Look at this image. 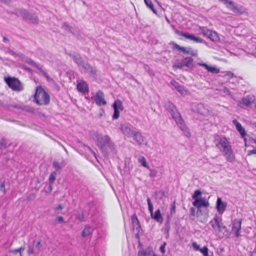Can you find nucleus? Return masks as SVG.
<instances>
[{"label": "nucleus", "mask_w": 256, "mask_h": 256, "mask_svg": "<svg viewBox=\"0 0 256 256\" xmlns=\"http://www.w3.org/2000/svg\"><path fill=\"white\" fill-rule=\"evenodd\" d=\"M216 146L222 152L226 159L230 162H234L236 158L232 146L228 139L224 136H216L214 139Z\"/></svg>", "instance_id": "obj_1"}, {"label": "nucleus", "mask_w": 256, "mask_h": 256, "mask_svg": "<svg viewBox=\"0 0 256 256\" xmlns=\"http://www.w3.org/2000/svg\"><path fill=\"white\" fill-rule=\"evenodd\" d=\"M96 138V144L102 150L104 157L108 156L107 152L104 150L105 146L108 148L112 152H116L115 145L108 136L97 134Z\"/></svg>", "instance_id": "obj_2"}, {"label": "nucleus", "mask_w": 256, "mask_h": 256, "mask_svg": "<svg viewBox=\"0 0 256 256\" xmlns=\"http://www.w3.org/2000/svg\"><path fill=\"white\" fill-rule=\"evenodd\" d=\"M34 101L40 106L48 105L50 103V97L44 88L39 86L36 90Z\"/></svg>", "instance_id": "obj_3"}, {"label": "nucleus", "mask_w": 256, "mask_h": 256, "mask_svg": "<svg viewBox=\"0 0 256 256\" xmlns=\"http://www.w3.org/2000/svg\"><path fill=\"white\" fill-rule=\"evenodd\" d=\"M202 192L200 190H196L192 195V198L194 200L192 202V205L198 208H207L209 206L210 204L206 198L202 197Z\"/></svg>", "instance_id": "obj_4"}, {"label": "nucleus", "mask_w": 256, "mask_h": 256, "mask_svg": "<svg viewBox=\"0 0 256 256\" xmlns=\"http://www.w3.org/2000/svg\"><path fill=\"white\" fill-rule=\"evenodd\" d=\"M14 14L18 16H20L26 21L34 24L38 23V16L34 14H30L28 10L24 9H16L14 10Z\"/></svg>", "instance_id": "obj_5"}, {"label": "nucleus", "mask_w": 256, "mask_h": 256, "mask_svg": "<svg viewBox=\"0 0 256 256\" xmlns=\"http://www.w3.org/2000/svg\"><path fill=\"white\" fill-rule=\"evenodd\" d=\"M169 112L171 114L172 118L176 122V124L178 126L180 130L183 132H186L187 128L177 109H173Z\"/></svg>", "instance_id": "obj_6"}, {"label": "nucleus", "mask_w": 256, "mask_h": 256, "mask_svg": "<svg viewBox=\"0 0 256 256\" xmlns=\"http://www.w3.org/2000/svg\"><path fill=\"white\" fill-rule=\"evenodd\" d=\"M4 81L8 86L14 90L20 92L23 90V87L20 81L16 78H5Z\"/></svg>", "instance_id": "obj_7"}, {"label": "nucleus", "mask_w": 256, "mask_h": 256, "mask_svg": "<svg viewBox=\"0 0 256 256\" xmlns=\"http://www.w3.org/2000/svg\"><path fill=\"white\" fill-rule=\"evenodd\" d=\"M147 202L148 206V210L150 213L151 218L154 219L157 222L162 224L163 222V218L160 213V211L159 209L155 211L154 213L153 212V205L151 202L150 198H147Z\"/></svg>", "instance_id": "obj_8"}, {"label": "nucleus", "mask_w": 256, "mask_h": 256, "mask_svg": "<svg viewBox=\"0 0 256 256\" xmlns=\"http://www.w3.org/2000/svg\"><path fill=\"white\" fill-rule=\"evenodd\" d=\"M175 33L179 36H182L186 38L194 41L196 43H204L206 44V42L200 37L195 36L194 34H190L188 32H184L178 30H175Z\"/></svg>", "instance_id": "obj_9"}, {"label": "nucleus", "mask_w": 256, "mask_h": 256, "mask_svg": "<svg viewBox=\"0 0 256 256\" xmlns=\"http://www.w3.org/2000/svg\"><path fill=\"white\" fill-rule=\"evenodd\" d=\"M19 56L20 58L22 60L28 64L35 67L46 78H48V74L42 70V67L40 66L38 64L32 60L28 57L25 56L24 54H19Z\"/></svg>", "instance_id": "obj_10"}, {"label": "nucleus", "mask_w": 256, "mask_h": 256, "mask_svg": "<svg viewBox=\"0 0 256 256\" xmlns=\"http://www.w3.org/2000/svg\"><path fill=\"white\" fill-rule=\"evenodd\" d=\"M192 62L193 59L192 58H186L181 62H176L174 64V67L178 68H182L184 66L190 68H192L193 66Z\"/></svg>", "instance_id": "obj_11"}, {"label": "nucleus", "mask_w": 256, "mask_h": 256, "mask_svg": "<svg viewBox=\"0 0 256 256\" xmlns=\"http://www.w3.org/2000/svg\"><path fill=\"white\" fill-rule=\"evenodd\" d=\"M120 130L122 133L128 138H130L136 130V128L129 124H121Z\"/></svg>", "instance_id": "obj_12"}, {"label": "nucleus", "mask_w": 256, "mask_h": 256, "mask_svg": "<svg viewBox=\"0 0 256 256\" xmlns=\"http://www.w3.org/2000/svg\"><path fill=\"white\" fill-rule=\"evenodd\" d=\"M242 220L238 219H235L232 222V232L235 234L237 238L240 236Z\"/></svg>", "instance_id": "obj_13"}, {"label": "nucleus", "mask_w": 256, "mask_h": 256, "mask_svg": "<svg viewBox=\"0 0 256 256\" xmlns=\"http://www.w3.org/2000/svg\"><path fill=\"white\" fill-rule=\"evenodd\" d=\"M81 68L84 70V72L88 74L90 76L93 77L96 76L97 70L96 68L92 66L88 62H86Z\"/></svg>", "instance_id": "obj_14"}, {"label": "nucleus", "mask_w": 256, "mask_h": 256, "mask_svg": "<svg viewBox=\"0 0 256 256\" xmlns=\"http://www.w3.org/2000/svg\"><path fill=\"white\" fill-rule=\"evenodd\" d=\"M92 98H94L96 104L99 106H104L106 104V102L104 100V94L102 90H98Z\"/></svg>", "instance_id": "obj_15"}, {"label": "nucleus", "mask_w": 256, "mask_h": 256, "mask_svg": "<svg viewBox=\"0 0 256 256\" xmlns=\"http://www.w3.org/2000/svg\"><path fill=\"white\" fill-rule=\"evenodd\" d=\"M208 217V210H202L200 208H198L196 211V218L198 220L202 223L206 222Z\"/></svg>", "instance_id": "obj_16"}, {"label": "nucleus", "mask_w": 256, "mask_h": 256, "mask_svg": "<svg viewBox=\"0 0 256 256\" xmlns=\"http://www.w3.org/2000/svg\"><path fill=\"white\" fill-rule=\"evenodd\" d=\"M198 65L204 68L208 72L212 74H217L220 72V69L216 66L208 65L203 62H198Z\"/></svg>", "instance_id": "obj_17"}, {"label": "nucleus", "mask_w": 256, "mask_h": 256, "mask_svg": "<svg viewBox=\"0 0 256 256\" xmlns=\"http://www.w3.org/2000/svg\"><path fill=\"white\" fill-rule=\"evenodd\" d=\"M228 8L236 14H242L245 12L244 8L242 6L237 4L234 1L230 3V6H228Z\"/></svg>", "instance_id": "obj_18"}, {"label": "nucleus", "mask_w": 256, "mask_h": 256, "mask_svg": "<svg viewBox=\"0 0 256 256\" xmlns=\"http://www.w3.org/2000/svg\"><path fill=\"white\" fill-rule=\"evenodd\" d=\"M70 56L72 57L74 62L80 68H81L86 62L83 60L82 57L78 54L74 53V54H70Z\"/></svg>", "instance_id": "obj_19"}, {"label": "nucleus", "mask_w": 256, "mask_h": 256, "mask_svg": "<svg viewBox=\"0 0 256 256\" xmlns=\"http://www.w3.org/2000/svg\"><path fill=\"white\" fill-rule=\"evenodd\" d=\"M227 204L226 203L223 202L221 199V198L218 197L216 204V208L219 214H223V212L225 211L226 208Z\"/></svg>", "instance_id": "obj_20"}, {"label": "nucleus", "mask_w": 256, "mask_h": 256, "mask_svg": "<svg viewBox=\"0 0 256 256\" xmlns=\"http://www.w3.org/2000/svg\"><path fill=\"white\" fill-rule=\"evenodd\" d=\"M255 100L254 96L252 95H248L244 97L240 102V104L246 106H248L252 104Z\"/></svg>", "instance_id": "obj_21"}, {"label": "nucleus", "mask_w": 256, "mask_h": 256, "mask_svg": "<svg viewBox=\"0 0 256 256\" xmlns=\"http://www.w3.org/2000/svg\"><path fill=\"white\" fill-rule=\"evenodd\" d=\"M130 138H132L133 140L138 144H142L144 142V137L137 130L134 132Z\"/></svg>", "instance_id": "obj_22"}, {"label": "nucleus", "mask_w": 256, "mask_h": 256, "mask_svg": "<svg viewBox=\"0 0 256 256\" xmlns=\"http://www.w3.org/2000/svg\"><path fill=\"white\" fill-rule=\"evenodd\" d=\"M232 122L235 125L237 130L240 132L242 138L246 136V132L242 124L236 119L234 120Z\"/></svg>", "instance_id": "obj_23"}, {"label": "nucleus", "mask_w": 256, "mask_h": 256, "mask_svg": "<svg viewBox=\"0 0 256 256\" xmlns=\"http://www.w3.org/2000/svg\"><path fill=\"white\" fill-rule=\"evenodd\" d=\"M218 231L219 234H217L218 236L220 238H222L225 236L228 235L229 234H224V232L222 233L224 230V232H228V230L227 228L224 226V224L222 222H220V224H219V226H218Z\"/></svg>", "instance_id": "obj_24"}, {"label": "nucleus", "mask_w": 256, "mask_h": 256, "mask_svg": "<svg viewBox=\"0 0 256 256\" xmlns=\"http://www.w3.org/2000/svg\"><path fill=\"white\" fill-rule=\"evenodd\" d=\"M170 46H172V48H175L178 50L181 51L184 54H188L189 48H185L180 46L174 42H172L170 43Z\"/></svg>", "instance_id": "obj_25"}, {"label": "nucleus", "mask_w": 256, "mask_h": 256, "mask_svg": "<svg viewBox=\"0 0 256 256\" xmlns=\"http://www.w3.org/2000/svg\"><path fill=\"white\" fill-rule=\"evenodd\" d=\"M94 231L92 228L90 226H86L83 230L82 232V237H86L92 235Z\"/></svg>", "instance_id": "obj_26"}, {"label": "nucleus", "mask_w": 256, "mask_h": 256, "mask_svg": "<svg viewBox=\"0 0 256 256\" xmlns=\"http://www.w3.org/2000/svg\"><path fill=\"white\" fill-rule=\"evenodd\" d=\"M33 246L36 250V254H38L41 251L42 244L40 240H33Z\"/></svg>", "instance_id": "obj_27"}, {"label": "nucleus", "mask_w": 256, "mask_h": 256, "mask_svg": "<svg viewBox=\"0 0 256 256\" xmlns=\"http://www.w3.org/2000/svg\"><path fill=\"white\" fill-rule=\"evenodd\" d=\"M78 90L82 93L88 92V88L87 84L85 82L78 83L77 84Z\"/></svg>", "instance_id": "obj_28"}, {"label": "nucleus", "mask_w": 256, "mask_h": 256, "mask_svg": "<svg viewBox=\"0 0 256 256\" xmlns=\"http://www.w3.org/2000/svg\"><path fill=\"white\" fill-rule=\"evenodd\" d=\"M171 84L181 94L183 93L184 86H180L177 82L172 80L170 82Z\"/></svg>", "instance_id": "obj_29"}, {"label": "nucleus", "mask_w": 256, "mask_h": 256, "mask_svg": "<svg viewBox=\"0 0 256 256\" xmlns=\"http://www.w3.org/2000/svg\"><path fill=\"white\" fill-rule=\"evenodd\" d=\"M132 222L134 228L138 229L140 227V224L138 218L136 214H134L131 217Z\"/></svg>", "instance_id": "obj_30"}, {"label": "nucleus", "mask_w": 256, "mask_h": 256, "mask_svg": "<svg viewBox=\"0 0 256 256\" xmlns=\"http://www.w3.org/2000/svg\"><path fill=\"white\" fill-rule=\"evenodd\" d=\"M208 38L214 42H217L220 40L218 33L212 30H210V34H208Z\"/></svg>", "instance_id": "obj_31"}, {"label": "nucleus", "mask_w": 256, "mask_h": 256, "mask_svg": "<svg viewBox=\"0 0 256 256\" xmlns=\"http://www.w3.org/2000/svg\"><path fill=\"white\" fill-rule=\"evenodd\" d=\"M112 106H113L114 109L119 110H122L123 109V106L122 104V102L120 100H116L113 104Z\"/></svg>", "instance_id": "obj_32"}, {"label": "nucleus", "mask_w": 256, "mask_h": 256, "mask_svg": "<svg viewBox=\"0 0 256 256\" xmlns=\"http://www.w3.org/2000/svg\"><path fill=\"white\" fill-rule=\"evenodd\" d=\"M144 2L146 6L149 8L154 13L156 14V10L154 8V4L151 0H144Z\"/></svg>", "instance_id": "obj_33"}, {"label": "nucleus", "mask_w": 256, "mask_h": 256, "mask_svg": "<svg viewBox=\"0 0 256 256\" xmlns=\"http://www.w3.org/2000/svg\"><path fill=\"white\" fill-rule=\"evenodd\" d=\"M34 254L35 256H36L37 254H36V250L34 248V246L31 245H28V256H30L32 254Z\"/></svg>", "instance_id": "obj_34"}, {"label": "nucleus", "mask_w": 256, "mask_h": 256, "mask_svg": "<svg viewBox=\"0 0 256 256\" xmlns=\"http://www.w3.org/2000/svg\"><path fill=\"white\" fill-rule=\"evenodd\" d=\"M212 221H214V222L218 227L222 222V219L221 218H220L216 214L214 218L212 220Z\"/></svg>", "instance_id": "obj_35"}, {"label": "nucleus", "mask_w": 256, "mask_h": 256, "mask_svg": "<svg viewBox=\"0 0 256 256\" xmlns=\"http://www.w3.org/2000/svg\"><path fill=\"white\" fill-rule=\"evenodd\" d=\"M200 29L203 35L207 37L208 36V34H210V32L211 30L207 28L206 27H202L200 28Z\"/></svg>", "instance_id": "obj_36"}, {"label": "nucleus", "mask_w": 256, "mask_h": 256, "mask_svg": "<svg viewBox=\"0 0 256 256\" xmlns=\"http://www.w3.org/2000/svg\"><path fill=\"white\" fill-rule=\"evenodd\" d=\"M166 108L167 110L170 112L173 109H176V106L171 102H168L166 104Z\"/></svg>", "instance_id": "obj_37"}, {"label": "nucleus", "mask_w": 256, "mask_h": 256, "mask_svg": "<svg viewBox=\"0 0 256 256\" xmlns=\"http://www.w3.org/2000/svg\"><path fill=\"white\" fill-rule=\"evenodd\" d=\"M76 218L80 222H84L86 220L84 214L82 212L78 213L76 214Z\"/></svg>", "instance_id": "obj_38"}, {"label": "nucleus", "mask_w": 256, "mask_h": 256, "mask_svg": "<svg viewBox=\"0 0 256 256\" xmlns=\"http://www.w3.org/2000/svg\"><path fill=\"white\" fill-rule=\"evenodd\" d=\"M56 172H52L49 176V182L50 184L54 183V181L56 180Z\"/></svg>", "instance_id": "obj_39"}, {"label": "nucleus", "mask_w": 256, "mask_h": 256, "mask_svg": "<svg viewBox=\"0 0 256 256\" xmlns=\"http://www.w3.org/2000/svg\"><path fill=\"white\" fill-rule=\"evenodd\" d=\"M52 166L57 171L61 170H62V166L58 162L54 161L52 162Z\"/></svg>", "instance_id": "obj_40"}, {"label": "nucleus", "mask_w": 256, "mask_h": 256, "mask_svg": "<svg viewBox=\"0 0 256 256\" xmlns=\"http://www.w3.org/2000/svg\"><path fill=\"white\" fill-rule=\"evenodd\" d=\"M139 162L142 166L149 169V166L147 164L146 160L144 157H142V158H140Z\"/></svg>", "instance_id": "obj_41"}, {"label": "nucleus", "mask_w": 256, "mask_h": 256, "mask_svg": "<svg viewBox=\"0 0 256 256\" xmlns=\"http://www.w3.org/2000/svg\"><path fill=\"white\" fill-rule=\"evenodd\" d=\"M234 76V74L233 72L228 71L226 72L224 76V77L227 78L228 80H230L231 78H232Z\"/></svg>", "instance_id": "obj_42"}, {"label": "nucleus", "mask_w": 256, "mask_h": 256, "mask_svg": "<svg viewBox=\"0 0 256 256\" xmlns=\"http://www.w3.org/2000/svg\"><path fill=\"white\" fill-rule=\"evenodd\" d=\"M149 170H150V176L152 178L156 177L158 173L157 170L154 169H150V168Z\"/></svg>", "instance_id": "obj_43"}, {"label": "nucleus", "mask_w": 256, "mask_h": 256, "mask_svg": "<svg viewBox=\"0 0 256 256\" xmlns=\"http://www.w3.org/2000/svg\"><path fill=\"white\" fill-rule=\"evenodd\" d=\"M189 52L188 54H190L193 56H198V52L196 50H194L192 48H189Z\"/></svg>", "instance_id": "obj_44"}, {"label": "nucleus", "mask_w": 256, "mask_h": 256, "mask_svg": "<svg viewBox=\"0 0 256 256\" xmlns=\"http://www.w3.org/2000/svg\"><path fill=\"white\" fill-rule=\"evenodd\" d=\"M83 146L84 148H86L88 150V152H90L92 154H93L94 156L96 158V154L90 147L84 144H83Z\"/></svg>", "instance_id": "obj_45"}, {"label": "nucleus", "mask_w": 256, "mask_h": 256, "mask_svg": "<svg viewBox=\"0 0 256 256\" xmlns=\"http://www.w3.org/2000/svg\"><path fill=\"white\" fill-rule=\"evenodd\" d=\"M0 148H6L7 146L6 140L5 139L2 138L0 142Z\"/></svg>", "instance_id": "obj_46"}, {"label": "nucleus", "mask_w": 256, "mask_h": 256, "mask_svg": "<svg viewBox=\"0 0 256 256\" xmlns=\"http://www.w3.org/2000/svg\"><path fill=\"white\" fill-rule=\"evenodd\" d=\"M120 110L114 109V113L112 116V118L115 120L118 118L120 116Z\"/></svg>", "instance_id": "obj_47"}, {"label": "nucleus", "mask_w": 256, "mask_h": 256, "mask_svg": "<svg viewBox=\"0 0 256 256\" xmlns=\"http://www.w3.org/2000/svg\"><path fill=\"white\" fill-rule=\"evenodd\" d=\"M190 216H192L196 217V208H194L192 207L190 208Z\"/></svg>", "instance_id": "obj_48"}, {"label": "nucleus", "mask_w": 256, "mask_h": 256, "mask_svg": "<svg viewBox=\"0 0 256 256\" xmlns=\"http://www.w3.org/2000/svg\"><path fill=\"white\" fill-rule=\"evenodd\" d=\"M220 2L224 4L228 8V6L230 5V3L232 2V0H218Z\"/></svg>", "instance_id": "obj_49"}, {"label": "nucleus", "mask_w": 256, "mask_h": 256, "mask_svg": "<svg viewBox=\"0 0 256 256\" xmlns=\"http://www.w3.org/2000/svg\"><path fill=\"white\" fill-rule=\"evenodd\" d=\"M8 252L15 255H16L18 254H20V252L18 248L10 250Z\"/></svg>", "instance_id": "obj_50"}, {"label": "nucleus", "mask_w": 256, "mask_h": 256, "mask_svg": "<svg viewBox=\"0 0 256 256\" xmlns=\"http://www.w3.org/2000/svg\"><path fill=\"white\" fill-rule=\"evenodd\" d=\"M36 195L34 194H30L28 196L27 200L29 201L32 200L36 198Z\"/></svg>", "instance_id": "obj_51"}, {"label": "nucleus", "mask_w": 256, "mask_h": 256, "mask_svg": "<svg viewBox=\"0 0 256 256\" xmlns=\"http://www.w3.org/2000/svg\"><path fill=\"white\" fill-rule=\"evenodd\" d=\"M166 244V243L164 242L160 248V250L162 254H164L165 252V247Z\"/></svg>", "instance_id": "obj_52"}, {"label": "nucleus", "mask_w": 256, "mask_h": 256, "mask_svg": "<svg viewBox=\"0 0 256 256\" xmlns=\"http://www.w3.org/2000/svg\"><path fill=\"white\" fill-rule=\"evenodd\" d=\"M0 190L2 192L4 193L6 192L5 184L4 182H2L0 183Z\"/></svg>", "instance_id": "obj_53"}, {"label": "nucleus", "mask_w": 256, "mask_h": 256, "mask_svg": "<svg viewBox=\"0 0 256 256\" xmlns=\"http://www.w3.org/2000/svg\"><path fill=\"white\" fill-rule=\"evenodd\" d=\"M192 248H194V249L196 250H197V251H198L200 248V246L199 245H198L196 242H194L192 244Z\"/></svg>", "instance_id": "obj_54"}, {"label": "nucleus", "mask_w": 256, "mask_h": 256, "mask_svg": "<svg viewBox=\"0 0 256 256\" xmlns=\"http://www.w3.org/2000/svg\"><path fill=\"white\" fill-rule=\"evenodd\" d=\"M147 252L144 250H140L138 252V256H146Z\"/></svg>", "instance_id": "obj_55"}, {"label": "nucleus", "mask_w": 256, "mask_h": 256, "mask_svg": "<svg viewBox=\"0 0 256 256\" xmlns=\"http://www.w3.org/2000/svg\"><path fill=\"white\" fill-rule=\"evenodd\" d=\"M55 220L56 222H57L58 223H62V222H64V219L62 216H58L56 218Z\"/></svg>", "instance_id": "obj_56"}, {"label": "nucleus", "mask_w": 256, "mask_h": 256, "mask_svg": "<svg viewBox=\"0 0 256 256\" xmlns=\"http://www.w3.org/2000/svg\"><path fill=\"white\" fill-rule=\"evenodd\" d=\"M198 251L200 252L202 254H204V252H206V251H208V248L206 246H204L202 248H200Z\"/></svg>", "instance_id": "obj_57"}, {"label": "nucleus", "mask_w": 256, "mask_h": 256, "mask_svg": "<svg viewBox=\"0 0 256 256\" xmlns=\"http://www.w3.org/2000/svg\"><path fill=\"white\" fill-rule=\"evenodd\" d=\"M147 252V256H149L151 252H152V248L151 246H148L145 251Z\"/></svg>", "instance_id": "obj_58"}, {"label": "nucleus", "mask_w": 256, "mask_h": 256, "mask_svg": "<svg viewBox=\"0 0 256 256\" xmlns=\"http://www.w3.org/2000/svg\"><path fill=\"white\" fill-rule=\"evenodd\" d=\"M175 212H176V206L174 204L172 206V207L170 208V214H172L174 213Z\"/></svg>", "instance_id": "obj_59"}, {"label": "nucleus", "mask_w": 256, "mask_h": 256, "mask_svg": "<svg viewBox=\"0 0 256 256\" xmlns=\"http://www.w3.org/2000/svg\"><path fill=\"white\" fill-rule=\"evenodd\" d=\"M253 154H256V150H248V156H250V155H252Z\"/></svg>", "instance_id": "obj_60"}, {"label": "nucleus", "mask_w": 256, "mask_h": 256, "mask_svg": "<svg viewBox=\"0 0 256 256\" xmlns=\"http://www.w3.org/2000/svg\"><path fill=\"white\" fill-rule=\"evenodd\" d=\"M210 224H211V226H212V228L214 230H216V228H217V226H216L214 224V221H212L210 220Z\"/></svg>", "instance_id": "obj_61"}, {"label": "nucleus", "mask_w": 256, "mask_h": 256, "mask_svg": "<svg viewBox=\"0 0 256 256\" xmlns=\"http://www.w3.org/2000/svg\"><path fill=\"white\" fill-rule=\"evenodd\" d=\"M224 92L227 95H230V92L229 90L226 87L224 88Z\"/></svg>", "instance_id": "obj_62"}, {"label": "nucleus", "mask_w": 256, "mask_h": 256, "mask_svg": "<svg viewBox=\"0 0 256 256\" xmlns=\"http://www.w3.org/2000/svg\"><path fill=\"white\" fill-rule=\"evenodd\" d=\"M20 252V256H23L22 254V252L25 250L24 246H20V248H18Z\"/></svg>", "instance_id": "obj_63"}, {"label": "nucleus", "mask_w": 256, "mask_h": 256, "mask_svg": "<svg viewBox=\"0 0 256 256\" xmlns=\"http://www.w3.org/2000/svg\"><path fill=\"white\" fill-rule=\"evenodd\" d=\"M54 209L56 210H62L63 209V207L61 204H58L56 207L54 208Z\"/></svg>", "instance_id": "obj_64"}]
</instances>
